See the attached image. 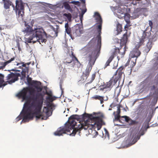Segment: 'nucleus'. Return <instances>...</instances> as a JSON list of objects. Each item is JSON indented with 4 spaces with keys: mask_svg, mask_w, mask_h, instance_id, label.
<instances>
[{
    "mask_svg": "<svg viewBox=\"0 0 158 158\" xmlns=\"http://www.w3.org/2000/svg\"><path fill=\"white\" fill-rule=\"evenodd\" d=\"M63 6L64 8L67 10H69L70 12H72L73 10L71 8L68 2H64L63 3Z\"/></svg>",
    "mask_w": 158,
    "mask_h": 158,
    "instance_id": "obj_29",
    "label": "nucleus"
},
{
    "mask_svg": "<svg viewBox=\"0 0 158 158\" xmlns=\"http://www.w3.org/2000/svg\"><path fill=\"white\" fill-rule=\"evenodd\" d=\"M115 112H114L113 113V114L114 115L115 120L120 121V120L119 118H120V115L115 114Z\"/></svg>",
    "mask_w": 158,
    "mask_h": 158,
    "instance_id": "obj_37",
    "label": "nucleus"
},
{
    "mask_svg": "<svg viewBox=\"0 0 158 158\" xmlns=\"http://www.w3.org/2000/svg\"><path fill=\"white\" fill-rule=\"evenodd\" d=\"M71 56L72 57H71L73 58H73L75 60L77 61V62H79V61L78 60V59L77 57H76L74 55L73 52H72V54H71Z\"/></svg>",
    "mask_w": 158,
    "mask_h": 158,
    "instance_id": "obj_44",
    "label": "nucleus"
},
{
    "mask_svg": "<svg viewBox=\"0 0 158 158\" xmlns=\"http://www.w3.org/2000/svg\"><path fill=\"white\" fill-rule=\"evenodd\" d=\"M151 28L149 27H148L146 29L143 31L142 35L140 39L139 42L141 44H143L145 41L147 40L148 39L149 40L152 35H151Z\"/></svg>",
    "mask_w": 158,
    "mask_h": 158,
    "instance_id": "obj_8",
    "label": "nucleus"
},
{
    "mask_svg": "<svg viewBox=\"0 0 158 158\" xmlns=\"http://www.w3.org/2000/svg\"><path fill=\"white\" fill-rule=\"evenodd\" d=\"M116 115H119L121 113V109L120 108V106H118L117 107V110L116 112Z\"/></svg>",
    "mask_w": 158,
    "mask_h": 158,
    "instance_id": "obj_41",
    "label": "nucleus"
},
{
    "mask_svg": "<svg viewBox=\"0 0 158 158\" xmlns=\"http://www.w3.org/2000/svg\"><path fill=\"white\" fill-rule=\"evenodd\" d=\"M16 96L22 101L25 100L23 111V121L26 122L32 119L36 115L37 119H46L50 116L49 109L44 107L43 112L41 113L44 102V95L40 92H36L35 89L31 87H26L23 89L16 95Z\"/></svg>",
    "mask_w": 158,
    "mask_h": 158,
    "instance_id": "obj_1",
    "label": "nucleus"
},
{
    "mask_svg": "<svg viewBox=\"0 0 158 158\" xmlns=\"http://www.w3.org/2000/svg\"><path fill=\"white\" fill-rule=\"evenodd\" d=\"M96 76V75L95 73L93 74L92 75V77L91 80L89 81V82H87L86 83V84H90V83H91L94 80L95 78V77Z\"/></svg>",
    "mask_w": 158,
    "mask_h": 158,
    "instance_id": "obj_38",
    "label": "nucleus"
},
{
    "mask_svg": "<svg viewBox=\"0 0 158 158\" xmlns=\"http://www.w3.org/2000/svg\"><path fill=\"white\" fill-rule=\"evenodd\" d=\"M35 38H35L33 40H31V42H33L34 43H35L36 41H36V40H35Z\"/></svg>",
    "mask_w": 158,
    "mask_h": 158,
    "instance_id": "obj_50",
    "label": "nucleus"
},
{
    "mask_svg": "<svg viewBox=\"0 0 158 158\" xmlns=\"http://www.w3.org/2000/svg\"><path fill=\"white\" fill-rule=\"evenodd\" d=\"M65 67V66H64ZM67 72V71L66 70V68L64 67L63 69L61 72V76L63 78H64L66 77V73Z\"/></svg>",
    "mask_w": 158,
    "mask_h": 158,
    "instance_id": "obj_34",
    "label": "nucleus"
},
{
    "mask_svg": "<svg viewBox=\"0 0 158 158\" xmlns=\"http://www.w3.org/2000/svg\"><path fill=\"white\" fill-rule=\"evenodd\" d=\"M75 30V32H77V31H78V28L79 27L77 26H74V27Z\"/></svg>",
    "mask_w": 158,
    "mask_h": 158,
    "instance_id": "obj_48",
    "label": "nucleus"
},
{
    "mask_svg": "<svg viewBox=\"0 0 158 158\" xmlns=\"http://www.w3.org/2000/svg\"><path fill=\"white\" fill-rule=\"evenodd\" d=\"M134 58H131V57L130 60L128 61V62L129 61V63L131 64L130 67L131 68H132L136 64L137 58H135L134 59H133Z\"/></svg>",
    "mask_w": 158,
    "mask_h": 158,
    "instance_id": "obj_30",
    "label": "nucleus"
},
{
    "mask_svg": "<svg viewBox=\"0 0 158 158\" xmlns=\"http://www.w3.org/2000/svg\"><path fill=\"white\" fill-rule=\"evenodd\" d=\"M92 98L93 99L95 100H98L100 101L101 104H102L104 102V97L102 96L96 95L92 97Z\"/></svg>",
    "mask_w": 158,
    "mask_h": 158,
    "instance_id": "obj_26",
    "label": "nucleus"
},
{
    "mask_svg": "<svg viewBox=\"0 0 158 158\" xmlns=\"http://www.w3.org/2000/svg\"><path fill=\"white\" fill-rule=\"evenodd\" d=\"M18 48V50L20 51L21 50V48H20V47H17Z\"/></svg>",
    "mask_w": 158,
    "mask_h": 158,
    "instance_id": "obj_55",
    "label": "nucleus"
},
{
    "mask_svg": "<svg viewBox=\"0 0 158 158\" xmlns=\"http://www.w3.org/2000/svg\"><path fill=\"white\" fill-rule=\"evenodd\" d=\"M106 135H107V136H109V133L106 130Z\"/></svg>",
    "mask_w": 158,
    "mask_h": 158,
    "instance_id": "obj_53",
    "label": "nucleus"
},
{
    "mask_svg": "<svg viewBox=\"0 0 158 158\" xmlns=\"http://www.w3.org/2000/svg\"><path fill=\"white\" fill-rule=\"evenodd\" d=\"M65 32L68 34H70L71 33V29L69 26L68 23H67L65 24Z\"/></svg>",
    "mask_w": 158,
    "mask_h": 158,
    "instance_id": "obj_31",
    "label": "nucleus"
},
{
    "mask_svg": "<svg viewBox=\"0 0 158 158\" xmlns=\"http://www.w3.org/2000/svg\"><path fill=\"white\" fill-rule=\"evenodd\" d=\"M137 2L136 0H132L131 4L133 5H137Z\"/></svg>",
    "mask_w": 158,
    "mask_h": 158,
    "instance_id": "obj_47",
    "label": "nucleus"
},
{
    "mask_svg": "<svg viewBox=\"0 0 158 158\" xmlns=\"http://www.w3.org/2000/svg\"><path fill=\"white\" fill-rule=\"evenodd\" d=\"M25 28L22 31H23L24 32V33L30 34L31 32H33V31L34 30L32 29V26L29 25L28 23L27 24V23L26 22H25Z\"/></svg>",
    "mask_w": 158,
    "mask_h": 158,
    "instance_id": "obj_19",
    "label": "nucleus"
},
{
    "mask_svg": "<svg viewBox=\"0 0 158 158\" xmlns=\"http://www.w3.org/2000/svg\"><path fill=\"white\" fill-rule=\"evenodd\" d=\"M2 29L1 27H0V31H1L2 30Z\"/></svg>",
    "mask_w": 158,
    "mask_h": 158,
    "instance_id": "obj_60",
    "label": "nucleus"
},
{
    "mask_svg": "<svg viewBox=\"0 0 158 158\" xmlns=\"http://www.w3.org/2000/svg\"><path fill=\"white\" fill-rule=\"evenodd\" d=\"M109 110H111V109H109Z\"/></svg>",
    "mask_w": 158,
    "mask_h": 158,
    "instance_id": "obj_62",
    "label": "nucleus"
},
{
    "mask_svg": "<svg viewBox=\"0 0 158 158\" xmlns=\"http://www.w3.org/2000/svg\"><path fill=\"white\" fill-rule=\"evenodd\" d=\"M20 76V74L19 73H11L6 77V80H8L6 82L10 84L15 83L19 80V77Z\"/></svg>",
    "mask_w": 158,
    "mask_h": 158,
    "instance_id": "obj_10",
    "label": "nucleus"
},
{
    "mask_svg": "<svg viewBox=\"0 0 158 158\" xmlns=\"http://www.w3.org/2000/svg\"><path fill=\"white\" fill-rule=\"evenodd\" d=\"M65 67V66H64ZM67 72V71L66 70V68L64 67L63 69L61 72V76L63 78H64L66 77V73Z\"/></svg>",
    "mask_w": 158,
    "mask_h": 158,
    "instance_id": "obj_33",
    "label": "nucleus"
},
{
    "mask_svg": "<svg viewBox=\"0 0 158 158\" xmlns=\"http://www.w3.org/2000/svg\"><path fill=\"white\" fill-rule=\"evenodd\" d=\"M141 0H136V1H140Z\"/></svg>",
    "mask_w": 158,
    "mask_h": 158,
    "instance_id": "obj_61",
    "label": "nucleus"
},
{
    "mask_svg": "<svg viewBox=\"0 0 158 158\" xmlns=\"http://www.w3.org/2000/svg\"><path fill=\"white\" fill-rule=\"evenodd\" d=\"M29 68L28 67H26V68H23L22 69V72H25L28 73V72Z\"/></svg>",
    "mask_w": 158,
    "mask_h": 158,
    "instance_id": "obj_43",
    "label": "nucleus"
},
{
    "mask_svg": "<svg viewBox=\"0 0 158 158\" xmlns=\"http://www.w3.org/2000/svg\"><path fill=\"white\" fill-rule=\"evenodd\" d=\"M154 56L156 60L154 64L153 67L156 70H158V53H154ZM158 84V73L153 79L151 77H148L141 82L139 85V89L142 91H152L155 89Z\"/></svg>",
    "mask_w": 158,
    "mask_h": 158,
    "instance_id": "obj_4",
    "label": "nucleus"
},
{
    "mask_svg": "<svg viewBox=\"0 0 158 158\" xmlns=\"http://www.w3.org/2000/svg\"><path fill=\"white\" fill-rule=\"evenodd\" d=\"M82 115L83 118L86 117L91 120L92 121H94V124H90L85 123L84 124H82L79 125L78 128L75 127L74 126L72 131V134H71L72 136L74 135L77 132H78V134H79L80 133V131L83 129L85 130L90 129L91 128H94V126H96L97 130H98L100 129L102 125H105V123L101 117H95L91 114H89L86 113L83 114Z\"/></svg>",
    "mask_w": 158,
    "mask_h": 158,
    "instance_id": "obj_3",
    "label": "nucleus"
},
{
    "mask_svg": "<svg viewBox=\"0 0 158 158\" xmlns=\"http://www.w3.org/2000/svg\"><path fill=\"white\" fill-rule=\"evenodd\" d=\"M147 10V8H137L134 10L133 15L138 17L140 15L142 14L143 12Z\"/></svg>",
    "mask_w": 158,
    "mask_h": 158,
    "instance_id": "obj_17",
    "label": "nucleus"
},
{
    "mask_svg": "<svg viewBox=\"0 0 158 158\" xmlns=\"http://www.w3.org/2000/svg\"><path fill=\"white\" fill-rule=\"evenodd\" d=\"M121 118H124L125 121L130 125H134L136 123V121L132 119L129 117L124 116L121 117Z\"/></svg>",
    "mask_w": 158,
    "mask_h": 158,
    "instance_id": "obj_21",
    "label": "nucleus"
},
{
    "mask_svg": "<svg viewBox=\"0 0 158 158\" xmlns=\"http://www.w3.org/2000/svg\"><path fill=\"white\" fill-rule=\"evenodd\" d=\"M144 134V131L141 130L139 133L138 134H133L132 136L131 135L130 136L129 139L127 140V142H128L131 139V143H130V146L134 144L140 138L141 135H143Z\"/></svg>",
    "mask_w": 158,
    "mask_h": 158,
    "instance_id": "obj_12",
    "label": "nucleus"
},
{
    "mask_svg": "<svg viewBox=\"0 0 158 158\" xmlns=\"http://www.w3.org/2000/svg\"><path fill=\"white\" fill-rule=\"evenodd\" d=\"M94 16L97 23L102 22V19L100 15L97 12H95L94 14Z\"/></svg>",
    "mask_w": 158,
    "mask_h": 158,
    "instance_id": "obj_27",
    "label": "nucleus"
},
{
    "mask_svg": "<svg viewBox=\"0 0 158 158\" xmlns=\"http://www.w3.org/2000/svg\"><path fill=\"white\" fill-rule=\"evenodd\" d=\"M4 78L3 75L0 73V88L3 87L7 84L6 82L4 81Z\"/></svg>",
    "mask_w": 158,
    "mask_h": 158,
    "instance_id": "obj_25",
    "label": "nucleus"
},
{
    "mask_svg": "<svg viewBox=\"0 0 158 158\" xmlns=\"http://www.w3.org/2000/svg\"><path fill=\"white\" fill-rule=\"evenodd\" d=\"M60 88L62 89V84H60Z\"/></svg>",
    "mask_w": 158,
    "mask_h": 158,
    "instance_id": "obj_57",
    "label": "nucleus"
},
{
    "mask_svg": "<svg viewBox=\"0 0 158 158\" xmlns=\"http://www.w3.org/2000/svg\"><path fill=\"white\" fill-rule=\"evenodd\" d=\"M27 78L28 83L29 85H31L33 81L32 80V78L29 77V75H27Z\"/></svg>",
    "mask_w": 158,
    "mask_h": 158,
    "instance_id": "obj_36",
    "label": "nucleus"
},
{
    "mask_svg": "<svg viewBox=\"0 0 158 158\" xmlns=\"http://www.w3.org/2000/svg\"><path fill=\"white\" fill-rule=\"evenodd\" d=\"M157 35L156 33H155L149 39V41L147 43L146 48L145 49V51L148 53L151 49L152 45V42L157 40Z\"/></svg>",
    "mask_w": 158,
    "mask_h": 158,
    "instance_id": "obj_14",
    "label": "nucleus"
},
{
    "mask_svg": "<svg viewBox=\"0 0 158 158\" xmlns=\"http://www.w3.org/2000/svg\"><path fill=\"white\" fill-rule=\"evenodd\" d=\"M10 70H9L8 71H9V72H10Z\"/></svg>",
    "mask_w": 158,
    "mask_h": 158,
    "instance_id": "obj_64",
    "label": "nucleus"
},
{
    "mask_svg": "<svg viewBox=\"0 0 158 158\" xmlns=\"http://www.w3.org/2000/svg\"><path fill=\"white\" fill-rule=\"evenodd\" d=\"M57 32L55 30H54L53 31V32L52 33L51 35V36L54 37V36H57Z\"/></svg>",
    "mask_w": 158,
    "mask_h": 158,
    "instance_id": "obj_40",
    "label": "nucleus"
},
{
    "mask_svg": "<svg viewBox=\"0 0 158 158\" xmlns=\"http://www.w3.org/2000/svg\"><path fill=\"white\" fill-rule=\"evenodd\" d=\"M86 10H83L82 11V14L83 15L85 12Z\"/></svg>",
    "mask_w": 158,
    "mask_h": 158,
    "instance_id": "obj_52",
    "label": "nucleus"
},
{
    "mask_svg": "<svg viewBox=\"0 0 158 158\" xmlns=\"http://www.w3.org/2000/svg\"><path fill=\"white\" fill-rule=\"evenodd\" d=\"M124 67L123 66H121L116 70L115 74L113 77H114V79H117V81L118 79L122 78V75L124 73Z\"/></svg>",
    "mask_w": 158,
    "mask_h": 158,
    "instance_id": "obj_16",
    "label": "nucleus"
},
{
    "mask_svg": "<svg viewBox=\"0 0 158 158\" xmlns=\"http://www.w3.org/2000/svg\"><path fill=\"white\" fill-rule=\"evenodd\" d=\"M125 27V28H128V25H125L124 27Z\"/></svg>",
    "mask_w": 158,
    "mask_h": 158,
    "instance_id": "obj_56",
    "label": "nucleus"
},
{
    "mask_svg": "<svg viewBox=\"0 0 158 158\" xmlns=\"http://www.w3.org/2000/svg\"><path fill=\"white\" fill-rule=\"evenodd\" d=\"M152 116L151 115L150 113L148 115L146 120H145L144 124H145L146 125H144V127H145L146 129H147L149 127V122L150 121V120L152 118Z\"/></svg>",
    "mask_w": 158,
    "mask_h": 158,
    "instance_id": "obj_23",
    "label": "nucleus"
},
{
    "mask_svg": "<svg viewBox=\"0 0 158 158\" xmlns=\"http://www.w3.org/2000/svg\"><path fill=\"white\" fill-rule=\"evenodd\" d=\"M98 24L97 25V29L98 32V34L97 36V45L100 47L101 43V36L102 25V22L98 23Z\"/></svg>",
    "mask_w": 158,
    "mask_h": 158,
    "instance_id": "obj_15",
    "label": "nucleus"
},
{
    "mask_svg": "<svg viewBox=\"0 0 158 158\" xmlns=\"http://www.w3.org/2000/svg\"><path fill=\"white\" fill-rule=\"evenodd\" d=\"M78 110V108H76V111H75L76 112H77Z\"/></svg>",
    "mask_w": 158,
    "mask_h": 158,
    "instance_id": "obj_59",
    "label": "nucleus"
},
{
    "mask_svg": "<svg viewBox=\"0 0 158 158\" xmlns=\"http://www.w3.org/2000/svg\"><path fill=\"white\" fill-rule=\"evenodd\" d=\"M149 27L151 28L152 30V28L153 23L151 20L149 21Z\"/></svg>",
    "mask_w": 158,
    "mask_h": 158,
    "instance_id": "obj_45",
    "label": "nucleus"
},
{
    "mask_svg": "<svg viewBox=\"0 0 158 158\" xmlns=\"http://www.w3.org/2000/svg\"><path fill=\"white\" fill-rule=\"evenodd\" d=\"M15 60V62H13L14 65L18 66L19 64H22V66H23V67H24L25 68L27 67L26 64H24L23 62H22L19 60L15 58V60Z\"/></svg>",
    "mask_w": 158,
    "mask_h": 158,
    "instance_id": "obj_24",
    "label": "nucleus"
},
{
    "mask_svg": "<svg viewBox=\"0 0 158 158\" xmlns=\"http://www.w3.org/2000/svg\"><path fill=\"white\" fill-rule=\"evenodd\" d=\"M143 44L139 42L136 45L133 50L131 51L130 54V56L131 58H137L140 56L141 54V52L139 50V48Z\"/></svg>",
    "mask_w": 158,
    "mask_h": 158,
    "instance_id": "obj_13",
    "label": "nucleus"
},
{
    "mask_svg": "<svg viewBox=\"0 0 158 158\" xmlns=\"http://www.w3.org/2000/svg\"><path fill=\"white\" fill-rule=\"evenodd\" d=\"M41 83L39 81L38 82L33 80L32 83L31 85H34L36 89L39 90L40 91H41L42 90V88L40 86V85H41Z\"/></svg>",
    "mask_w": 158,
    "mask_h": 158,
    "instance_id": "obj_22",
    "label": "nucleus"
},
{
    "mask_svg": "<svg viewBox=\"0 0 158 158\" xmlns=\"http://www.w3.org/2000/svg\"><path fill=\"white\" fill-rule=\"evenodd\" d=\"M81 1L83 3H85V0H81Z\"/></svg>",
    "mask_w": 158,
    "mask_h": 158,
    "instance_id": "obj_54",
    "label": "nucleus"
},
{
    "mask_svg": "<svg viewBox=\"0 0 158 158\" xmlns=\"http://www.w3.org/2000/svg\"><path fill=\"white\" fill-rule=\"evenodd\" d=\"M114 77H113L108 82L103 85L102 87L100 88V90L106 91L110 90L117 81V79H114Z\"/></svg>",
    "mask_w": 158,
    "mask_h": 158,
    "instance_id": "obj_9",
    "label": "nucleus"
},
{
    "mask_svg": "<svg viewBox=\"0 0 158 158\" xmlns=\"http://www.w3.org/2000/svg\"><path fill=\"white\" fill-rule=\"evenodd\" d=\"M11 70V71H17V70H16H16H15L14 69H12Z\"/></svg>",
    "mask_w": 158,
    "mask_h": 158,
    "instance_id": "obj_58",
    "label": "nucleus"
},
{
    "mask_svg": "<svg viewBox=\"0 0 158 158\" xmlns=\"http://www.w3.org/2000/svg\"><path fill=\"white\" fill-rule=\"evenodd\" d=\"M16 12L18 11L19 16H21L23 17L24 15V6L21 0H16Z\"/></svg>",
    "mask_w": 158,
    "mask_h": 158,
    "instance_id": "obj_11",
    "label": "nucleus"
},
{
    "mask_svg": "<svg viewBox=\"0 0 158 158\" xmlns=\"http://www.w3.org/2000/svg\"><path fill=\"white\" fill-rule=\"evenodd\" d=\"M32 37H30L28 39L29 43L31 42V40L36 38V41L39 40V42H46L47 38V34L44 31L43 28H35L33 32Z\"/></svg>",
    "mask_w": 158,
    "mask_h": 158,
    "instance_id": "obj_7",
    "label": "nucleus"
},
{
    "mask_svg": "<svg viewBox=\"0 0 158 158\" xmlns=\"http://www.w3.org/2000/svg\"><path fill=\"white\" fill-rule=\"evenodd\" d=\"M27 64L28 65H29V63H27Z\"/></svg>",
    "mask_w": 158,
    "mask_h": 158,
    "instance_id": "obj_63",
    "label": "nucleus"
},
{
    "mask_svg": "<svg viewBox=\"0 0 158 158\" xmlns=\"http://www.w3.org/2000/svg\"><path fill=\"white\" fill-rule=\"evenodd\" d=\"M26 73L24 72H21V77L20 78L21 80L24 79L26 77Z\"/></svg>",
    "mask_w": 158,
    "mask_h": 158,
    "instance_id": "obj_39",
    "label": "nucleus"
},
{
    "mask_svg": "<svg viewBox=\"0 0 158 158\" xmlns=\"http://www.w3.org/2000/svg\"><path fill=\"white\" fill-rule=\"evenodd\" d=\"M128 40V36L127 35V32L124 34L120 40V48H114L112 54L109 57L105 65L104 69L109 66L110 63L112 61L114 57L119 54L123 57L126 51V44Z\"/></svg>",
    "mask_w": 158,
    "mask_h": 158,
    "instance_id": "obj_5",
    "label": "nucleus"
},
{
    "mask_svg": "<svg viewBox=\"0 0 158 158\" xmlns=\"http://www.w3.org/2000/svg\"><path fill=\"white\" fill-rule=\"evenodd\" d=\"M3 2H4V7L6 9L9 8L10 6L12 5L13 9H15V6L12 4V2L9 0H3Z\"/></svg>",
    "mask_w": 158,
    "mask_h": 158,
    "instance_id": "obj_20",
    "label": "nucleus"
},
{
    "mask_svg": "<svg viewBox=\"0 0 158 158\" xmlns=\"http://www.w3.org/2000/svg\"><path fill=\"white\" fill-rule=\"evenodd\" d=\"M78 115H73L69 118L68 123L65 124L64 127H61L58 128L54 133L55 135L60 136L64 134H65L67 132L68 134L72 135V131L74 128V127L77 124V122L75 121L76 117L78 116Z\"/></svg>",
    "mask_w": 158,
    "mask_h": 158,
    "instance_id": "obj_6",
    "label": "nucleus"
},
{
    "mask_svg": "<svg viewBox=\"0 0 158 158\" xmlns=\"http://www.w3.org/2000/svg\"><path fill=\"white\" fill-rule=\"evenodd\" d=\"M69 2V3L73 4L75 5H77L78 4L80 3V2L79 1H73L71 2Z\"/></svg>",
    "mask_w": 158,
    "mask_h": 158,
    "instance_id": "obj_42",
    "label": "nucleus"
},
{
    "mask_svg": "<svg viewBox=\"0 0 158 158\" xmlns=\"http://www.w3.org/2000/svg\"><path fill=\"white\" fill-rule=\"evenodd\" d=\"M21 118H22L21 116H19L17 117V120L19 121V120H20L21 119Z\"/></svg>",
    "mask_w": 158,
    "mask_h": 158,
    "instance_id": "obj_51",
    "label": "nucleus"
},
{
    "mask_svg": "<svg viewBox=\"0 0 158 158\" xmlns=\"http://www.w3.org/2000/svg\"><path fill=\"white\" fill-rule=\"evenodd\" d=\"M17 47H20V44H19V41H17Z\"/></svg>",
    "mask_w": 158,
    "mask_h": 158,
    "instance_id": "obj_49",
    "label": "nucleus"
},
{
    "mask_svg": "<svg viewBox=\"0 0 158 158\" xmlns=\"http://www.w3.org/2000/svg\"><path fill=\"white\" fill-rule=\"evenodd\" d=\"M86 52L87 58L88 59L89 63L85 72L83 73L80 81L85 82L89 76L92 67L95 64L96 60L99 56V50L94 48L91 43H89L85 48Z\"/></svg>",
    "mask_w": 158,
    "mask_h": 158,
    "instance_id": "obj_2",
    "label": "nucleus"
},
{
    "mask_svg": "<svg viewBox=\"0 0 158 158\" xmlns=\"http://www.w3.org/2000/svg\"><path fill=\"white\" fill-rule=\"evenodd\" d=\"M48 100L50 102H52L55 100V97H50L48 98Z\"/></svg>",
    "mask_w": 158,
    "mask_h": 158,
    "instance_id": "obj_46",
    "label": "nucleus"
},
{
    "mask_svg": "<svg viewBox=\"0 0 158 158\" xmlns=\"http://www.w3.org/2000/svg\"><path fill=\"white\" fill-rule=\"evenodd\" d=\"M64 16L66 17H67V18L68 20L69 21H71V18H72V15L70 13H69V14L64 13Z\"/></svg>",
    "mask_w": 158,
    "mask_h": 158,
    "instance_id": "obj_35",
    "label": "nucleus"
},
{
    "mask_svg": "<svg viewBox=\"0 0 158 158\" xmlns=\"http://www.w3.org/2000/svg\"><path fill=\"white\" fill-rule=\"evenodd\" d=\"M15 60V57H12L9 60L4 62H0V70L3 69L5 67L10 63Z\"/></svg>",
    "mask_w": 158,
    "mask_h": 158,
    "instance_id": "obj_18",
    "label": "nucleus"
},
{
    "mask_svg": "<svg viewBox=\"0 0 158 158\" xmlns=\"http://www.w3.org/2000/svg\"><path fill=\"white\" fill-rule=\"evenodd\" d=\"M73 60V58H72L71 56H70L65 59L63 62L64 64L66 65L67 63L70 64L72 62Z\"/></svg>",
    "mask_w": 158,
    "mask_h": 158,
    "instance_id": "obj_28",
    "label": "nucleus"
},
{
    "mask_svg": "<svg viewBox=\"0 0 158 158\" xmlns=\"http://www.w3.org/2000/svg\"><path fill=\"white\" fill-rule=\"evenodd\" d=\"M117 35L120 33L122 31V25L121 24L118 23L117 24L116 26Z\"/></svg>",
    "mask_w": 158,
    "mask_h": 158,
    "instance_id": "obj_32",
    "label": "nucleus"
}]
</instances>
